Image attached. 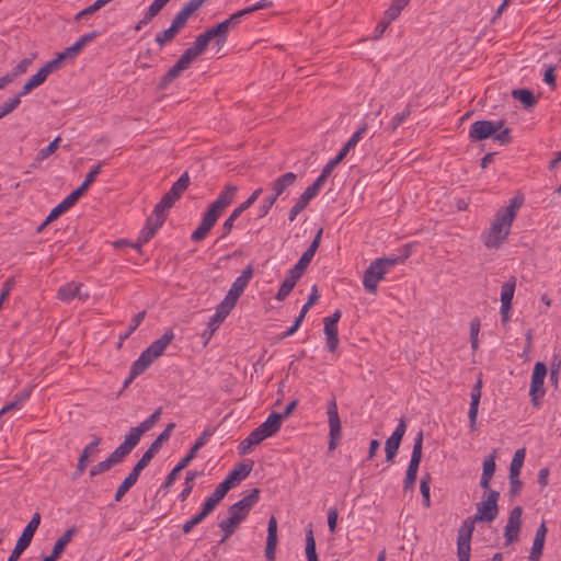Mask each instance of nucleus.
I'll return each mask as SVG.
<instances>
[{"instance_id":"obj_1","label":"nucleus","mask_w":561,"mask_h":561,"mask_svg":"<svg viewBox=\"0 0 561 561\" xmlns=\"http://www.w3.org/2000/svg\"><path fill=\"white\" fill-rule=\"evenodd\" d=\"M520 206L522 202L513 198L508 206L497 210L490 229L483 234V243L488 249H497L507 239Z\"/></svg>"},{"instance_id":"obj_2","label":"nucleus","mask_w":561,"mask_h":561,"mask_svg":"<svg viewBox=\"0 0 561 561\" xmlns=\"http://www.w3.org/2000/svg\"><path fill=\"white\" fill-rule=\"evenodd\" d=\"M209 43L210 42L207 39L204 33L199 34L196 37L194 45L187 48L184 51V54L180 57V59L168 70V72L162 78L159 87L161 89H165L168 84H170L174 79L180 77V75L184 70L188 69L192 62L206 50Z\"/></svg>"},{"instance_id":"obj_3","label":"nucleus","mask_w":561,"mask_h":561,"mask_svg":"<svg viewBox=\"0 0 561 561\" xmlns=\"http://www.w3.org/2000/svg\"><path fill=\"white\" fill-rule=\"evenodd\" d=\"M503 126V121H477L471 125L469 139L476 142L492 137L501 145H507L512 141L511 129Z\"/></svg>"},{"instance_id":"obj_4","label":"nucleus","mask_w":561,"mask_h":561,"mask_svg":"<svg viewBox=\"0 0 561 561\" xmlns=\"http://www.w3.org/2000/svg\"><path fill=\"white\" fill-rule=\"evenodd\" d=\"M173 339L174 333L171 330H168L160 339L152 342L140 354L138 359L133 363L130 368L131 378L138 377L153 363L154 359L160 357Z\"/></svg>"},{"instance_id":"obj_5","label":"nucleus","mask_w":561,"mask_h":561,"mask_svg":"<svg viewBox=\"0 0 561 561\" xmlns=\"http://www.w3.org/2000/svg\"><path fill=\"white\" fill-rule=\"evenodd\" d=\"M397 263V259L381 257L370 263L364 273L363 284L367 291L375 294L378 282L383 279L387 272Z\"/></svg>"},{"instance_id":"obj_6","label":"nucleus","mask_w":561,"mask_h":561,"mask_svg":"<svg viewBox=\"0 0 561 561\" xmlns=\"http://www.w3.org/2000/svg\"><path fill=\"white\" fill-rule=\"evenodd\" d=\"M297 180V175L293 172H287L278 176L274 182L271 183L273 193L265 196L262 205L260 206V217H264L268 214L272 206L275 204L277 198Z\"/></svg>"},{"instance_id":"obj_7","label":"nucleus","mask_w":561,"mask_h":561,"mask_svg":"<svg viewBox=\"0 0 561 561\" xmlns=\"http://www.w3.org/2000/svg\"><path fill=\"white\" fill-rule=\"evenodd\" d=\"M499 497L500 493L497 491L490 490L486 496L480 503L477 504V513L470 523L473 524L474 522H493L499 515Z\"/></svg>"},{"instance_id":"obj_8","label":"nucleus","mask_w":561,"mask_h":561,"mask_svg":"<svg viewBox=\"0 0 561 561\" xmlns=\"http://www.w3.org/2000/svg\"><path fill=\"white\" fill-rule=\"evenodd\" d=\"M41 524V514L38 512L34 513L28 524L23 529L21 536L19 537L14 549L9 556L7 561H18L21 554L28 548L31 545L34 534L37 530Z\"/></svg>"},{"instance_id":"obj_9","label":"nucleus","mask_w":561,"mask_h":561,"mask_svg":"<svg viewBox=\"0 0 561 561\" xmlns=\"http://www.w3.org/2000/svg\"><path fill=\"white\" fill-rule=\"evenodd\" d=\"M547 371L548 369L545 363L537 362L535 364L529 389L530 400L535 408L540 407L541 398L546 393L543 382L547 376Z\"/></svg>"},{"instance_id":"obj_10","label":"nucleus","mask_w":561,"mask_h":561,"mask_svg":"<svg viewBox=\"0 0 561 561\" xmlns=\"http://www.w3.org/2000/svg\"><path fill=\"white\" fill-rule=\"evenodd\" d=\"M162 408H158L148 419L138 426L131 427L125 435L124 442L133 450L140 442L141 436L150 431L160 420Z\"/></svg>"},{"instance_id":"obj_11","label":"nucleus","mask_w":561,"mask_h":561,"mask_svg":"<svg viewBox=\"0 0 561 561\" xmlns=\"http://www.w3.org/2000/svg\"><path fill=\"white\" fill-rule=\"evenodd\" d=\"M162 408H158L148 419L138 426L131 427L125 435L124 442L133 450L140 442L141 436L150 431L160 420Z\"/></svg>"},{"instance_id":"obj_12","label":"nucleus","mask_w":561,"mask_h":561,"mask_svg":"<svg viewBox=\"0 0 561 561\" xmlns=\"http://www.w3.org/2000/svg\"><path fill=\"white\" fill-rule=\"evenodd\" d=\"M423 432H419L413 445L411 460L404 478V489H412L417 477L419 466L422 459Z\"/></svg>"},{"instance_id":"obj_13","label":"nucleus","mask_w":561,"mask_h":561,"mask_svg":"<svg viewBox=\"0 0 561 561\" xmlns=\"http://www.w3.org/2000/svg\"><path fill=\"white\" fill-rule=\"evenodd\" d=\"M131 451L133 450L126 445V443L123 442L118 447L115 448L113 453L110 454L105 460L100 461L98 465L90 469V477L93 478L98 474L108 471L112 467L123 462Z\"/></svg>"},{"instance_id":"obj_14","label":"nucleus","mask_w":561,"mask_h":561,"mask_svg":"<svg viewBox=\"0 0 561 561\" xmlns=\"http://www.w3.org/2000/svg\"><path fill=\"white\" fill-rule=\"evenodd\" d=\"M328 423H329V449L334 450L342 436V425L339 416L337 405L334 399H332L327 407Z\"/></svg>"},{"instance_id":"obj_15","label":"nucleus","mask_w":561,"mask_h":561,"mask_svg":"<svg viewBox=\"0 0 561 561\" xmlns=\"http://www.w3.org/2000/svg\"><path fill=\"white\" fill-rule=\"evenodd\" d=\"M239 24L236 15H230L229 19L220 22L215 27L208 28L204 32L207 39L214 41L215 44L221 48L226 44L227 35L230 30L234 28Z\"/></svg>"},{"instance_id":"obj_16","label":"nucleus","mask_w":561,"mask_h":561,"mask_svg":"<svg viewBox=\"0 0 561 561\" xmlns=\"http://www.w3.org/2000/svg\"><path fill=\"white\" fill-rule=\"evenodd\" d=\"M522 516L523 508L522 506H515L511 512L504 528V538L506 540V545L514 543L519 539V533L522 527Z\"/></svg>"},{"instance_id":"obj_17","label":"nucleus","mask_w":561,"mask_h":561,"mask_svg":"<svg viewBox=\"0 0 561 561\" xmlns=\"http://www.w3.org/2000/svg\"><path fill=\"white\" fill-rule=\"evenodd\" d=\"M263 190L262 187L256 188L253 191V193L248 197L247 201H244L242 204H240L226 219V221L222 225V237H226L230 233L234 221L240 217V215L245 211L249 207L253 205V203L259 198V196L262 194Z\"/></svg>"},{"instance_id":"obj_18","label":"nucleus","mask_w":561,"mask_h":561,"mask_svg":"<svg viewBox=\"0 0 561 561\" xmlns=\"http://www.w3.org/2000/svg\"><path fill=\"white\" fill-rule=\"evenodd\" d=\"M56 70H58L56 64H53L51 60L46 62L34 76H32L25 82V84L22 88V91L20 92V95H27L33 89L44 83L47 77Z\"/></svg>"},{"instance_id":"obj_19","label":"nucleus","mask_w":561,"mask_h":561,"mask_svg":"<svg viewBox=\"0 0 561 561\" xmlns=\"http://www.w3.org/2000/svg\"><path fill=\"white\" fill-rule=\"evenodd\" d=\"M407 425L404 419H401L392 435L386 440L385 451L386 460L392 462L405 434Z\"/></svg>"},{"instance_id":"obj_20","label":"nucleus","mask_w":561,"mask_h":561,"mask_svg":"<svg viewBox=\"0 0 561 561\" xmlns=\"http://www.w3.org/2000/svg\"><path fill=\"white\" fill-rule=\"evenodd\" d=\"M228 514L229 517L222 519L218 525L219 528L226 533V537H230L236 531L240 523L248 516V514L242 512L240 508H236L233 505L229 507Z\"/></svg>"},{"instance_id":"obj_21","label":"nucleus","mask_w":561,"mask_h":561,"mask_svg":"<svg viewBox=\"0 0 561 561\" xmlns=\"http://www.w3.org/2000/svg\"><path fill=\"white\" fill-rule=\"evenodd\" d=\"M473 531L472 523L466 520L458 531L457 554L458 557H470V540Z\"/></svg>"},{"instance_id":"obj_22","label":"nucleus","mask_w":561,"mask_h":561,"mask_svg":"<svg viewBox=\"0 0 561 561\" xmlns=\"http://www.w3.org/2000/svg\"><path fill=\"white\" fill-rule=\"evenodd\" d=\"M254 273V268L251 264H249L241 273L240 276L236 278L230 289L228 290V295L231 297L239 299L245 287L248 286L250 279L252 278Z\"/></svg>"},{"instance_id":"obj_23","label":"nucleus","mask_w":561,"mask_h":561,"mask_svg":"<svg viewBox=\"0 0 561 561\" xmlns=\"http://www.w3.org/2000/svg\"><path fill=\"white\" fill-rule=\"evenodd\" d=\"M277 546V520L272 516L267 525V538L265 547V558L267 561H275V550Z\"/></svg>"},{"instance_id":"obj_24","label":"nucleus","mask_w":561,"mask_h":561,"mask_svg":"<svg viewBox=\"0 0 561 561\" xmlns=\"http://www.w3.org/2000/svg\"><path fill=\"white\" fill-rule=\"evenodd\" d=\"M482 380L479 379L471 390V402L468 412L470 422V430L474 431L477 427L478 409L481 399Z\"/></svg>"},{"instance_id":"obj_25","label":"nucleus","mask_w":561,"mask_h":561,"mask_svg":"<svg viewBox=\"0 0 561 561\" xmlns=\"http://www.w3.org/2000/svg\"><path fill=\"white\" fill-rule=\"evenodd\" d=\"M238 192V186L233 184L226 185L225 190L209 206L222 214V211L232 203Z\"/></svg>"},{"instance_id":"obj_26","label":"nucleus","mask_w":561,"mask_h":561,"mask_svg":"<svg viewBox=\"0 0 561 561\" xmlns=\"http://www.w3.org/2000/svg\"><path fill=\"white\" fill-rule=\"evenodd\" d=\"M230 489L231 488L228 485V482L222 481L210 494V496L207 497L203 506L208 512L211 513L216 508V506L221 502V500L226 496V494L230 491Z\"/></svg>"},{"instance_id":"obj_27","label":"nucleus","mask_w":561,"mask_h":561,"mask_svg":"<svg viewBox=\"0 0 561 561\" xmlns=\"http://www.w3.org/2000/svg\"><path fill=\"white\" fill-rule=\"evenodd\" d=\"M161 226L162 225H158V222L153 220V217H149L145 228L140 231L138 242L134 244V247L139 249L141 244L147 243L151 238H153Z\"/></svg>"},{"instance_id":"obj_28","label":"nucleus","mask_w":561,"mask_h":561,"mask_svg":"<svg viewBox=\"0 0 561 561\" xmlns=\"http://www.w3.org/2000/svg\"><path fill=\"white\" fill-rule=\"evenodd\" d=\"M252 470V467L247 463H240L237 468H234L224 480L228 482L230 488H233L237 483L245 479Z\"/></svg>"},{"instance_id":"obj_29","label":"nucleus","mask_w":561,"mask_h":561,"mask_svg":"<svg viewBox=\"0 0 561 561\" xmlns=\"http://www.w3.org/2000/svg\"><path fill=\"white\" fill-rule=\"evenodd\" d=\"M81 284L68 283L58 289L57 298L62 301L70 300L73 297L85 299L88 295L81 296L80 294Z\"/></svg>"},{"instance_id":"obj_30","label":"nucleus","mask_w":561,"mask_h":561,"mask_svg":"<svg viewBox=\"0 0 561 561\" xmlns=\"http://www.w3.org/2000/svg\"><path fill=\"white\" fill-rule=\"evenodd\" d=\"M211 435L213 432L210 430H205L196 439L188 454L181 460L182 465L188 466V463L196 457L197 451L208 442Z\"/></svg>"},{"instance_id":"obj_31","label":"nucleus","mask_w":561,"mask_h":561,"mask_svg":"<svg viewBox=\"0 0 561 561\" xmlns=\"http://www.w3.org/2000/svg\"><path fill=\"white\" fill-rule=\"evenodd\" d=\"M77 529L75 527H71L67 529L55 542L51 553L59 558L61 553L64 552L67 545L72 540L73 536L76 535Z\"/></svg>"},{"instance_id":"obj_32","label":"nucleus","mask_w":561,"mask_h":561,"mask_svg":"<svg viewBox=\"0 0 561 561\" xmlns=\"http://www.w3.org/2000/svg\"><path fill=\"white\" fill-rule=\"evenodd\" d=\"M324 323V335L327 339L328 348L330 352H335L339 346V333L337 325L331 324L329 322L323 321Z\"/></svg>"},{"instance_id":"obj_33","label":"nucleus","mask_w":561,"mask_h":561,"mask_svg":"<svg viewBox=\"0 0 561 561\" xmlns=\"http://www.w3.org/2000/svg\"><path fill=\"white\" fill-rule=\"evenodd\" d=\"M260 426L266 432L267 435L273 436L280 430V416L277 412H272Z\"/></svg>"},{"instance_id":"obj_34","label":"nucleus","mask_w":561,"mask_h":561,"mask_svg":"<svg viewBox=\"0 0 561 561\" xmlns=\"http://www.w3.org/2000/svg\"><path fill=\"white\" fill-rule=\"evenodd\" d=\"M260 495L259 489H253L248 495H244L240 501L233 504L236 508H240L245 514H249L250 508L257 502Z\"/></svg>"},{"instance_id":"obj_35","label":"nucleus","mask_w":561,"mask_h":561,"mask_svg":"<svg viewBox=\"0 0 561 561\" xmlns=\"http://www.w3.org/2000/svg\"><path fill=\"white\" fill-rule=\"evenodd\" d=\"M80 53L81 49L76 44H72L61 53L57 54L56 58H54L51 61L53 64H56L57 69H59L65 60H71Z\"/></svg>"},{"instance_id":"obj_36","label":"nucleus","mask_w":561,"mask_h":561,"mask_svg":"<svg viewBox=\"0 0 561 561\" xmlns=\"http://www.w3.org/2000/svg\"><path fill=\"white\" fill-rule=\"evenodd\" d=\"M312 197L306 191H304V193L299 196L289 211V221H294L296 217L307 207Z\"/></svg>"},{"instance_id":"obj_37","label":"nucleus","mask_w":561,"mask_h":561,"mask_svg":"<svg viewBox=\"0 0 561 561\" xmlns=\"http://www.w3.org/2000/svg\"><path fill=\"white\" fill-rule=\"evenodd\" d=\"M526 450L524 448L517 449L513 456V459L511 461L510 466V476L512 478H518L520 474V469L524 463Z\"/></svg>"},{"instance_id":"obj_38","label":"nucleus","mask_w":561,"mask_h":561,"mask_svg":"<svg viewBox=\"0 0 561 561\" xmlns=\"http://www.w3.org/2000/svg\"><path fill=\"white\" fill-rule=\"evenodd\" d=\"M512 95L514 99L523 103L526 107H531L537 103L536 96L533 94L530 90L527 89L513 90Z\"/></svg>"},{"instance_id":"obj_39","label":"nucleus","mask_w":561,"mask_h":561,"mask_svg":"<svg viewBox=\"0 0 561 561\" xmlns=\"http://www.w3.org/2000/svg\"><path fill=\"white\" fill-rule=\"evenodd\" d=\"M516 282L515 278L504 283L501 287V305H510L512 306V300L514 298Z\"/></svg>"},{"instance_id":"obj_40","label":"nucleus","mask_w":561,"mask_h":561,"mask_svg":"<svg viewBox=\"0 0 561 561\" xmlns=\"http://www.w3.org/2000/svg\"><path fill=\"white\" fill-rule=\"evenodd\" d=\"M190 185V176L187 172H184L179 180L173 183L172 187L170 188L171 195L175 196L178 199L181 197V195L184 193V191Z\"/></svg>"},{"instance_id":"obj_41","label":"nucleus","mask_w":561,"mask_h":561,"mask_svg":"<svg viewBox=\"0 0 561 561\" xmlns=\"http://www.w3.org/2000/svg\"><path fill=\"white\" fill-rule=\"evenodd\" d=\"M237 302L238 299L227 294L225 299L217 306L216 312L226 319L231 310L236 307Z\"/></svg>"},{"instance_id":"obj_42","label":"nucleus","mask_w":561,"mask_h":561,"mask_svg":"<svg viewBox=\"0 0 561 561\" xmlns=\"http://www.w3.org/2000/svg\"><path fill=\"white\" fill-rule=\"evenodd\" d=\"M174 427H175V423H169L167 425V427L163 430V432L160 433V435L151 443L150 448H152V450L159 453V450L162 447V444L164 442L169 440Z\"/></svg>"},{"instance_id":"obj_43","label":"nucleus","mask_w":561,"mask_h":561,"mask_svg":"<svg viewBox=\"0 0 561 561\" xmlns=\"http://www.w3.org/2000/svg\"><path fill=\"white\" fill-rule=\"evenodd\" d=\"M210 514V512H208L204 506L202 507V511L196 514L195 516H193L190 520H187L186 523H184L183 527H182V530L184 534H190L192 531V529L197 526L198 524H201L208 515Z\"/></svg>"},{"instance_id":"obj_44","label":"nucleus","mask_w":561,"mask_h":561,"mask_svg":"<svg viewBox=\"0 0 561 561\" xmlns=\"http://www.w3.org/2000/svg\"><path fill=\"white\" fill-rule=\"evenodd\" d=\"M106 4H108L107 0H95L91 5L78 12L75 16V20L80 21L89 15H92Z\"/></svg>"},{"instance_id":"obj_45","label":"nucleus","mask_w":561,"mask_h":561,"mask_svg":"<svg viewBox=\"0 0 561 561\" xmlns=\"http://www.w3.org/2000/svg\"><path fill=\"white\" fill-rule=\"evenodd\" d=\"M306 556L308 561H318L316 540L311 528L306 534Z\"/></svg>"},{"instance_id":"obj_46","label":"nucleus","mask_w":561,"mask_h":561,"mask_svg":"<svg viewBox=\"0 0 561 561\" xmlns=\"http://www.w3.org/2000/svg\"><path fill=\"white\" fill-rule=\"evenodd\" d=\"M178 33L179 32L170 25V27L156 35V43L160 46V48H162L167 44L171 43Z\"/></svg>"},{"instance_id":"obj_47","label":"nucleus","mask_w":561,"mask_h":561,"mask_svg":"<svg viewBox=\"0 0 561 561\" xmlns=\"http://www.w3.org/2000/svg\"><path fill=\"white\" fill-rule=\"evenodd\" d=\"M407 0H393L389 9L385 12V19L394 21L401 13L402 9L408 5Z\"/></svg>"},{"instance_id":"obj_48","label":"nucleus","mask_w":561,"mask_h":561,"mask_svg":"<svg viewBox=\"0 0 561 561\" xmlns=\"http://www.w3.org/2000/svg\"><path fill=\"white\" fill-rule=\"evenodd\" d=\"M271 5H272V1H270V0H260V1H257L256 3H254L251 7H248L245 9H242V10L233 13V15L237 16V20L240 23L242 16H244L247 14H250V13H252L254 11L268 8Z\"/></svg>"},{"instance_id":"obj_49","label":"nucleus","mask_w":561,"mask_h":561,"mask_svg":"<svg viewBox=\"0 0 561 561\" xmlns=\"http://www.w3.org/2000/svg\"><path fill=\"white\" fill-rule=\"evenodd\" d=\"M545 538L536 537L533 541V547L528 557V561H539L545 548Z\"/></svg>"},{"instance_id":"obj_50","label":"nucleus","mask_w":561,"mask_h":561,"mask_svg":"<svg viewBox=\"0 0 561 561\" xmlns=\"http://www.w3.org/2000/svg\"><path fill=\"white\" fill-rule=\"evenodd\" d=\"M168 2L165 0H154L148 8L147 12L144 15V22H150L154 16H157L160 11L165 7Z\"/></svg>"},{"instance_id":"obj_51","label":"nucleus","mask_w":561,"mask_h":561,"mask_svg":"<svg viewBox=\"0 0 561 561\" xmlns=\"http://www.w3.org/2000/svg\"><path fill=\"white\" fill-rule=\"evenodd\" d=\"M60 137H57L55 138L46 148H43L41 149L38 152H37V156H36V161L37 162H41L45 159H47L49 156H51L53 153H55V151L58 149L59 147V142H60Z\"/></svg>"},{"instance_id":"obj_52","label":"nucleus","mask_w":561,"mask_h":561,"mask_svg":"<svg viewBox=\"0 0 561 561\" xmlns=\"http://www.w3.org/2000/svg\"><path fill=\"white\" fill-rule=\"evenodd\" d=\"M225 318L219 316V313L215 312V314L209 319L207 323V330L203 333V336H206L209 340L219 325L224 322Z\"/></svg>"},{"instance_id":"obj_53","label":"nucleus","mask_w":561,"mask_h":561,"mask_svg":"<svg viewBox=\"0 0 561 561\" xmlns=\"http://www.w3.org/2000/svg\"><path fill=\"white\" fill-rule=\"evenodd\" d=\"M198 476L197 471H187L185 477V488L180 493L179 497L181 501H185L193 490V481Z\"/></svg>"},{"instance_id":"obj_54","label":"nucleus","mask_w":561,"mask_h":561,"mask_svg":"<svg viewBox=\"0 0 561 561\" xmlns=\"http://www.w3.org/2000/svg\"><path fill=\"white\" fill-rule=\"evenodd\" d=\"M430 482H431V477L427 473V474H425L421 479V483H420V490H421V493H422L423 504H424L425 507H430L431 506V497H430L431 488H430Z\"/></svg>"},{"instance_id":"obj_55","label":"nucleus","mask_w":561,"mask_h":561,"mask_svg":"<svg viewBox=\"0 0 561 561\" xmlns=\"http://www.w3.org/2000/svg\"><path fill=\"white\" fill-rule=\"evenodd\" d=\"M221 213L216 210L214 207L209 206L207 210L205 211L202 221L205 226L208 228H213L217 221V219L220 217Z\"/></svg>"},{"instance_id":"obj_56","label":"nucleus","mask_w":561,"mask_h":561,"mask_svg":"<svg viewBox=\"0 0 561 561\" xmlns=\"http://www.w3.org/2000/svg\"><path fill=\"white\" fill-rule=\"evenodd\" d=\"M170 209V207H167L165 204L162 202H159L153 209L152 216L153 220L158 222V225H163L167 218V213Z\"/></svg>"},{"instance_id":"obj_57","label":"nucleus","mask_w":561,"mask_h":561,"mask_svg":"<svg viewBox=\"0 0 561 561\" xmlns=\"http://www.w3.org/2000/svg\"><path fill=\"white\" fill-rule=\"evenodd\" d=\"M20 98L21 95L19 94L0 106V119L12 113L19 106L21 103Z\"/></svg>"},{"instance_id":"obj_58","label":"nucleus","mask_w":561,"mask_h":561,"mask_svg":"<svg viewBox=\"0 0 561 561\" xmlns=\"http://www.w3.org/2000/svg\"><path fill=\"white\" fill-rule=\"evenodd\" d=\"M100 443H101V437H95V439L93 442H91L89 445H87L84 447V449L82 450V453L79 457V459H82L84 461V465L88 466L89 457L91 455H93L94 453H96V448Z\"/></svg>"},{"instance_id":"obj_59","label":"nucleus","mask_w":561,"mask_h":561,"mask_svg":"<svg viewBox=\"0 0 561 561\" xmlns=\"http://www.w3.org/2000/svg\"><path fill=\"white\" fill-rule=\"evenodd\" d=\"M367 129V125L364 124L343 146V149L350 152L351 149L355 148L357 142L363 138L365 131Z\"/></svg>"},{"instance_id":"obj_60","label":"nucleus","mask_w":561,"mask_h":561,"mask_svg":"<svg viewBox=\"0 0 561 561\" xmlns=\"http://www.w3.org/2000/svg\"><path fill=\"white\" fill-rule=\"evenodd\" d=\"M158 453L152 450V448H148L145 454L141 456V458L137 461V463L134 466L136 470H139L140 472L150 463L151 459L157 455Z\"/></svg>"},{"instance_id":"obj_61","label":"nucleus","mask_w":561,"mask_h":561,"mask_svg":"<svg viewBox=\"0 0 561 561\" xmlns=\"http://www.w3.org/2000/svg\"><path fill=\"white\" fill-rule=\"evenodd\" d=\"M295 285L296 284H294L293 282L290 283V280L285 278L284 282L282 283L279 289H278V293L276 295V299L278 301H283L289 295V293L293 290Z\"/></svg>"},{"instance_id":"obj_62","label":"nucleus","mask_w":561,"mask_h":561,"mask_svg":"<svg viewBox=\"0 0 561 561\" xmlns=\"http://www.w3.org/2000/svg\"><path fill=\"white\" fill-rule=\"evenodd\" d=\"M494 471H495V456L494 455H490L483 461L482 476H486V477H491L492 478L493 474H494Z\"/></svg>"},{"instance_id":"obj_63","label":"nucleus","mask_w":561,"mask_h":561,"mask_svg":"<svg viewBox=\"0 0 561 561\" xmlns=\"http://www.w3.org/2000/svg\"><path fill=\"white\" fill-rule=\"evenodd\" d=\"M211 229L205 226L203 222L193 231L191 239L195 242L204 240Z\"/></svg>"},{"instance_id":"obj_64","label":"nucleus","mask_w":561,"mask_h":561,"mask_svg":"<svg viewBox=\"0 0 561 561\" xmlns=\"http://www.w3.org/2000/svg\"><path fill=\"white\" fill-rule=\"evenodd\" d=\"M188 18L190 16L181 10L174 16L171 26L174 27L178 32H180L186 25Z\"/></svg>"}]
</instances>
